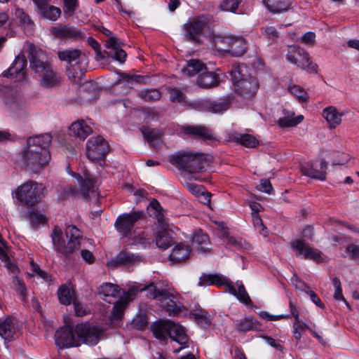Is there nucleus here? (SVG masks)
<instances>
[{
  "label": "nucleus",
  "instance_id": "nucleus-6",
  "mask_svg": "<svg viewBox=\"0 0 359 359\" xmlns=\"http://www.w3.org/2000/svg\"><path fill=\"white\" fill-rule=\"evenodd\" d=\"M231 74L236 93L247 97L256 93L259 88L258 81L248 73V68L245 65L233 66Z\"/></svg>",
  "mask_w": 359,
  "mask_h": 359
},
{
  "label": "nucleus",
  "instance_id": "nucleus-41",
  "mask_svg": "<svg viewBox=\"0 0 359 359\" xmlns=\"http://www.w3.org/2000/svg\"><path fill=\"white\" fill-rule=\"evenodd\" d=\"M226 278L217 274H203L200 277L198 285L206 286L215 285L217 286L225 285Z\"/></svg>",
  "mask_w": 359,
  "mask_h": 359
},
{
  "label": "nucleus",
  "instance_id": "nucleus-51",
  "mask_svg": "<svg viewBox=\"0 0 359 359\" xmlns=\"http://www.w3.org/2000/svg\"><path fill=\"white\" fill-rule=\"evenodd\" d=\"M139 96L146 102H154L160 100L161 93L157 89H147L139 93Z\"/></svg>",
  "mask_w": 359,
  "mask_h": 359
},
{
  "label": "nucleus",
  "instance_id": "nucleus-53",
  "mask_svg": "<svg viewBox=\"0 0 359 359\" xmlns=\"http://www.w3.org/2000/svg\"><path fill=\"white\" fill-rule=\"evenodd\" d=\"M242 0H222L219 8L225 12H235Z\"/></svg>",
  "mask_w": 359,
  "mask_h": 359
},
{
  "label": "nucleus",
  "instance_id": "nucleus-43",
  "mask_svg": "<svg viewBox=\"0 0 359 359\" xmlns=\"http://www.w3.org/2000/svg\"><path fill=\"white\" fill-rule=\"evenodd\" d=\"M128 305V299L127 298H121L115 302L114 306L113 307L111 315V320L112 322H118L121 320L123 312Z\"/></svg>",
  "mask_w": 359,
  "mask_h": 359
},
{
  "label": "nucleus",
  "instance_id": "nucleus-56",
  "mask_svg": "<svg viewBox=\"0 0 359 359\" xmlns=\"http://www.w3.org/2000/svg\"><path fill=\"white\" fill-rule=\"evenodd\" d=\"M13 285L16 292L22 297V300L25 301L27 297V292L24 282L18 277H15L13 280Z\"/></svg>",
  "mask_w": 359,
  "mask_h": 359
},
{
  "label": "nucleus",
  "instance_id": "nucleus-27",
  "mask_svg": "<svg viewBox=\"0 0 359 359\" xmlns=\"http://www.w3.org/2000/svg\"><path fill=\"white\" fill-rule=\"evenodd\" d=\"M168 337L181 345H185L188 341L184 328L170 320Z\"/></svg>",
  "mask_w": 359,
  "mask_h": 359
},
{
  "label": "nucleus",
  "instance_id": "nucleus-14",
  "mask_svg": "<svg viewBox=\"0 0 359 359\" xmlns=\"http://www.w3.org/2000/svg\"><path fill=\"white\" fill-rule=\"evenodd\" d=\"M293 64L309 73L318 72V65L313 63L309 53L299 46H293Z\"/></svg>",
  "mask_w": 359,
  "mask_h": 359
},
{
  "label": "nucleus",
  "instance_id": "nucleus-12",
  "mask_svg": "<svg viewBox=\"0 0 359 359\" xmlns=\"http://www.w3.org/2000/svg\"><path fill=\"white\" fill-rule=\"evenodd\" d=\"M293 249L297 257L312 260L318 264L324 262L322 252L311 247L304 239H297L293 241Z\"/></svg>",
  "mask_w": 359,
  "mask_h": 359
},
{
  "label": "nucleus",
  "instance_id": "nucleus-63",
  "mask_svg": "<svg viewBox=\"0 0 359 359\" xmlns=\"http://www.w3.org/2000/svg\"><path fill=\"white\" fill-rule=\"evenodd\" d=\"M264 35L271 39H276L278 38V33L274 27L270 26L262 29Z\"/></svg>",
  "mask_w": 359,
  "mask_h": 359
},
{
  "label": "nucleus",
  "instance_id": "nucleus-38",
  "mask_svg": "<svg viewBox=\"0 0 359 359\" xmlns=\"http://www.w3.org/2000/svg\"><path fill=\"white\" fill-rule=\"evenodd\" d=\"M148 212L149 215L156 219L161 225L164 226L166 224L164 214L165 210L157 200L154 198L150 202L148 206Z\"/></svg>",
  "mask_w": 359,
  "mask_h": 359
},
{
  "label": "nucleus",
  "instance_id": "nucleus-40",
  "mask_svg": "<svg viewBox=\"0 0 359 359\" xmlns=\"http://www.w3.org/2000/svg\"><path fill=\"white\" fill-rule=\"evenodd\" d=\"M191 244L201 252H207L209 250V237L206 233L201 231L196 232L192 238Z\"/></svg>",
  "mask_w": 359,
  "mask_h": 359
},
{
  "label": "nucleus",
  "instance_id": "nucleus-47",
  "mask_svg": "<svg viewBox=\"0 0 359 359\" xmlns=\"http://www.w3.org/2000/svg\"><path fill=\"white\" fill-rule=\"evenodd\" d=\"M172 243L173 238L169 232L163 230L158 233L156 238V244L158 248L165 250L170 246Z\"/></svg>",
  "mask_w": 359,
  "mask_h": 359
},
{
  "label": "nucleus",
  "instance_id": "nucleus-1",
  "mask_svg": "<svg viewBox=\"0 0 359 359\" xmlns=\"http://www.w3.org/2000/svg\"><path fill=\"white\" fill-rule=\"evenodd\" d=\"M51 140L52 137L48 133L29 137L27 140L26 147L20 154V166L37 172L47 165L50 159L48 147Z\"/></svg>",
  "mask_w": 359,
  "mask_h": 359
},
{
  "label": "nucleus",
  "instance_id": "nucleus-59",
  "mask_svg": "<svg viewBox=\"0 0 359 359\" xmlns=\"http://www.w3.org/2000/svg\"><path fill=\"white\" fill-rule=\"evenodd\" d=\"M88 43L95 50L96 53V58L97 60H102L104 57L100 50V46L96 40L92 37H88Z\"/></svg>",
  "mask_w": 359,
  "mask_h": 359
},
{
  "label": "nucleus",
  "instance_id": "nucleus-49",
  "mask_svg": "<svg viewBox=\"0 0 359 359\" xmlns=\"http://www.w3.org/2000/svg\"><path fill=\"white\" fill-rule=\"evenodd\" d=\"M296 310L293 309V317H294L293 334L294 338L297 340L300 339L303 335V333L310 330L309 327L303 321L299 320L298 314L296 313Z\"/></svg>",
  "mask_w": 359,
  "mask_h": 359
},
{
  "label": "nucleus",
  "instance_id": "nucleus-52",
  "mask_svg": "<svg viewBox=\"0 0 359 359\" xmlns=\"http://www.w3.org/2000/svg\"><path fill=\"white\" fill-rule=\"evenodd\" d=\"M26 217L34 227H36L46 222V217L36 211L28 212Z\"/></svg>",
  "mask_w": 359,
  "mask_h": 359
},
{
  "label": "nucleus",
  "instance_id": "nucleus-60",
  "mask_svg": "<svg viewBox=\"0 0 359 359\" xmlns=\"http://www.w3.org/2000/svg\"><path fill=\"white\" fill-rule=\"evenodd\" d=\"M301 41L306 45L313 46L316 43V34L312 32H308L301 37Z\"/></svg>",
  "mask_w": 359,
  "mask_h": 359
},
{
  "label": "nucleus",
  "instance_id": "nucleus-18",
  "mask_svg": "<svg viewBox=\"0 0 359 359\" xmlns=\"http://www.w3.org/2000/svg\"><path fill=\"white\" fill-rule=\"evenodd\" d=\"M98 294L104 301L111 304L117 299L123 298L125 292L117 285L106 283L100 286Z\"/></svg>",
  "mask_w": 359,
  "mask_h": 359
},
{
  "label": "nucleus",
  "instance_id": "nucleus-34",
  "mask_svg": "<svg viewBox=\"0 0 359 359\" xmlns=\"http://www.w3.org/2000/svg\"><path fill=\"white\" fill-rule=\"evenodd\" d=\"M15 333V323L13 318L7 317L0 323V336L5 340L13 339Z\"/></svg>",
  "mask_w": 359,
  "mask_h": 359
},
{
  "label": "nucleus",
  "instance_id": "nucleus-26",
  "mask_svg": "<svg viewBox=\"0 0 359 359\" xmlns=\"http://www.w3.org/2000/svg\"><path fill=\"white\" fill-rule=\"evenodd\" d=\"M343 114L332 106L327 107L323 110V116L326 120L330 129H334L340 125Z\"/></svg>",
  "mask_w": 359,
  "mask_h": 359
},
{
  "label": "nucleus",
  "instance_id": "nucleus-33",
  "mask_svg": "<svg viewBox=\"0 0 359 359\" xmlns=\"http://www.w3.org/2000/svg\"><path fill=\"white\" fill-rule=\"evenodd\" d=\"M69 131L71 135L84 140L92 133V129L84 121L79 120L71 125Z\"/></svg>",
  "mask_w": 359,
  "mask_h": 359
},
{
  "label": "nucleus",
  "instance_id": "nucleus-57",
  "mask_svg": "<svg viewBox=\"0 0 359 359\" xmlns=\"http://www.w3.org/2000/svg\"><path fill=\"white\" fill-rule=\"evenodd\" d=\"M170 100L173 102L182 103L185 99V95L177 88L171 89L169 92Z\"/></svg>",
  "mask_w": 359,
  "mask_h": 359
},
{
  "label": "nucleus",
  "instance_id": "nucleus-15",
  "mask_svg": "<svg viewBox=\"0 0 359 359\" xmlns=\"http://www.w3.org/2000/svg\"><path fill=\"white\" fill-rule=\"evenodd\" d=\"M74 332L75 330L69 326H65L57 330L55 334L56 345L60 348L79 346L78 336L75 335Z\"/></svg>",
  "mask_w": 359,
  "mask_h": 359
},
{
  "label": "nucleus",
  "instance_id": "nucleus-17",
  "mask_svg": "<svg viewBox=\"0 0 359 359\" xmlns=\"http://www.w3.org/2000/svg\"><path fill=\"white\" fill-rule=\"evenodd\" d=\"M193 159V151L186 149L175 152L169 156V162L175 165L177 169L188 172V169H192L193 167L190 165Z\"/></svg>",
  "mask_w": 359,
  "mask_h": 359
},
{
  "label": "nucleus",
  "instance_id": "nucleus-45",
  "mask_svg": "<svg viewBox=\"0 0 359 359\" xmlns=\"http://www.w3.org/2000/svg\"><path fill=\"white\" fill-rule=\"evenodd\" d=\"M40 15L50 20H56L61 14V11L59 8L50 5H46L38 11Z\"/></svg>",
  "mask_w": 359,
  "mask_h": 359
},
{
  "label": "nucleus",
  "instance_id": "nucleus-48",
  "mask_svg": "<svg viewBox=\"0 0 359 359\" xmlns=\"http://www.w3.org/2000/svg\"><path fill=\"white\" fill-rule=\"evenodd\" d=\"M236 329L239 332H248L256 330L257 327L256 320L252 317H246L236 323Z\"/></svg>",
  "mask_w": 359,
  "mask_h": 359
},
{
  "label": "nucleus",
  "instance_id": "nucleus-39",
  "mask_svg": "<svg viewBox=\"0 0 359 359\" xmlns=\"http://www.w3.org/2000/svg\"><path fill=\"white\" fill-rule=\"evenodd\" d=\"M27 59L25 55H18L14 62H13L11 67L8 69V73L10 75L20 76V77H24L25 75V69L27 67Z\"/></svg>",
  "mask_w": 359,
  "mask_h": 359
},
{
  "label": "nucleus",
  "instance_id": "nucleus-42",
  "mask_svg": "<svg viewBox=\"0 0 359 359\" xmlns=\"http://www.w3.org/2000/svg\"><path fill=\"white\" fill-rule=\"evenodd\" d=\"M247 49L245 40L243 37L233 36V41L231 43L229 53L236 57L243 55Z\"/></svg>",
  "mask_w": 359,
  "mask_h": 359
},
{
  "label": "nucleus",
  "instance_id": "nucleus-22",
  "mask_svg": "<svg viewBox=\"0 0 359 359\" xmlns=\"http://www.w3.org/2000/svg\"><path fill=\"white\" fill-rule=\"evenodd\" d=\"M231 100L229 97L219 99L214 102L208 100L201 102V105L204 109L215 114H222L226 111L231 105Z\"/></svg>",
  "mask_w": 359,
  "mask_h": 359
},
{
  "label": "nucleus",
  "instance_id": "nucleus-32",
  "mask_svg": "<svg viewBox=\"0 0 359 359\" xmlns=\"http://www.w3.org/2000/svg\"><path fill=\"white\" fill-rule=\"evenodd\" d=\"M219 83V75L212 72H204L197 79V84L204 88L215 87Z\"/></svg>",
  "mask_w": 359,
  "mask_h": 359
},
{
  "label": "nucleus",
  "instance_id": "nucleus-30",
  "mask_svg": "<svg viewBox=\"0 0 359 359\" xmlns=\"http://www.w3.org/2000/svg\"><path fill=\"white\" fill-rule=\"evenodd\" d=\"M170 320H161L151 325V330L154 337L163 341L168 339L169 335Z\"/></svg>",
  "mask_w": 359,
  "mask_h": 359
},
{
  "label": "nucleus",
  "instance_id": "nucleus-9",
  "mask_svg": "<svg viewBox=\"0 0 359 359\" xmlns=\"http://www.w3.org/2000/svg\"><path fill=\"white\" fill-rule=\"evenodd\" d=\"M109 151V145L101 136L93 137L86 143V156L90 161L95 163L103 165Z\"/></svg>",
  "mask_w": 359,
  "mask_h": 359
},
{
  "label": "nucleus",
  "instance_id": "nucleus-20",
  "mask_svg": "<svg viewBox=\"0 0 359 359\" xmlns=\"http://www.w3.org/2000/svg\"><path fill=\"white\" fill-rule=\"evenodd\" d=\"M123 43L116 36H111L106 41V46L111 49V52L108 53L109 56L114 57L120 63L125 62L127 54L121 47Z\"/></svg>",
  "mask_w": 359,
  "mask_h": 359
},
{
  "label": "nucleus",
  "instance_id": "nucleus-64",
  "mask_svg": "<svg viewBox=\"0 0 359 359\" xmlns=\"http://www.w3.org/2000/svg\"><path fill=\"white\" fill-rule=\"evenodd\" d=\"M347 252L353 258L359 257V245L350 244L346 247Z\"/></svg>",
  "mask_w": 359,
  "mask_h": 359
},
{
  "label": "nucleus",
  "instance_id": "nucleus-46",
  "mask_svg": "<svg viewBox=\"0 0 359 359\" xmlns=\"http://www.w3.org/2000/svg\"><path fill=\"white\" fill-rule=\"evenodd\" d=\"M57 295L60 302L62 304L69 305L74 301V291L66 285H62L59 287Z\"/></svg>",
  "mask_w": 359,
  "mask_h": 359
},
{
  "label": "nucleus",
  "instance_id": "nucleus-25",
  "mask_svg": "<svg viewBox=\"0 0 359 359\" xmlns=\"http://www.w3.org/2000/svg\"><path fill=\"white\" fill-rule=\"evenodd\" d=\"M190 252L191 250L188 245L182 243H177L169 256L170 261L173 264L184 262L189 257Z\"/></svg>",
  "mask_w": 359,
  "mask_h": 359
},
{
  "label": "nucleus",
  "instance_id": "nucleus-37",
  "mask_svg": "<svg viewBox=\"0 0 359 359\" xmlns=\"http://www.w3.org/2000/svg\"><path fill=\"white\" fill-rule=\"evenodd\" d=\"M204 69H206L204 63L199 60L191 59L187 61L186 66L183 67L181 71L185 76H193Z\"/></svg>",
  "mask_w": 359,
  "mask_h": 359
},
{
  "label": "nucleus",
  "instance_id": "nucleus-21",
  "mask_svg": "<svg viewBox=\"0 0 359 359\" xmlns=\"http://www.w3.org/2000/svg\"><path fill=\"white\" fill-rule=\"evenodd\" d=\"M79 182L80 186L79 191L83 198H90L92 196H96L97 195V187L93 178L86 176L85 178L83 179L79 175Z\"/></svg>",
  "mask_w": 359,
  "mask_h": 359
},
{
  "label": "nucleus",
  "instance_id": "nucleus-61",
  "mask_svg": "<svg viewBox=\"0 0 359 359\" xmlns=\"http://www.w3.org/2000/svg\"><path fill=\"white\" fill-rule=\"evenodd\" d=\"M293 285H294L296 290L304 292L306 294V291L310 290L309 287L304 281L299 280L294 275H293Z\"/></svg>",
  "mask_w": 359,
  "mask_h": 359
},
{
  "label": "nucleus",
  "instance_id": "nucleus-8",
  "mask_svg": "<svg viewBox=\"0 0 359 359\" xmlns=\"http://www.w3.org/2000/svg\"><path fill=\"white\" fill-rule=\"evenodd\" d=\"M208 22V17L203 15L189 19L182 27V34L185 41L201 43V36Z\"/></svg>",
  "mask_w": 359,
  "mask_h": 359
},
{
  "label": "nucleus",
  "instance_id": "nucleus-11",
  "mask_svg": "<svg viewBox=\"0 0 359 359\" xmlns=\"http://www.w3.org/2000/svg\"><path fill=\"white\" fill-rule=\"evenodd\" d=\"M144 217L143 211H134L120 215L116 219L114 227L121 237H128L132 232L135 224Z\"/></svg>",
  "mask_w": 359,
  "mask_h": 359
},
{
  "label": "nucleus",
  "instance_id": "nucleus-58",
  "mask_svg": "<svg viewBox=\"0 0 359 359\" xmlns=\"http://www.w3.org/2000/svg\"><path fill=\"white\" fill-rule=\"evenodd\" d=\"M64 11L69 15H72L77 7V0H63Z\"/></svg>",
  "mask_w": 359,
  "mask_h": 359
},
{
  "label": "nucleus",
  "instance_id": "nucleus-7",
  "mask_svg": "<svg viewBox=\"0 0 359 359\" xmlns=\"http://www.w3.org/2000/svg\"><path fill=\"white\" fill-rule=\"evenodd\" d=\"M16 198L27 206H34L45 196L46 187L42 184L29 180L18 187L14 191Z\"/></svg>",
  "mask_w": 359,
  "mask_h": 359
},
{
  "label": "nucleus",
  "instance_id": "nucleus-35",
  "mask_svg": "<svg viewBox=\"0 0 359 359\" xmlns=\"http://www.w3.org/2000/svg\"><path fill=\"white\" fill-rule=\"evenodd\" d=\"M234 36L231 35H213L211 38V42L212 46L217 50L220 51H228L229 52V49L231 47V43L233 41V38Z\"/></svg>",
  "mask_w": 359,
  "mask_h": 359
},
{
  "label": "nucleus",
  "instance_id": "nucleus-50",
  "mask_svg": "<svg viewBox=\"0 0 359 359\" xmlns=\"http://www.w3.org/2000/svg\"><path fill=\"white\" fill-rule=\"evenodd\" d=\"M142 132L144 139L150 144L154 146L158 144L160 133L154 130L149 128L144 127L142 128Z\"/></svg>",
  "mask_w": 359,
  "mask_h": 359
},
{
  "label": "nucleus",
  "instance_id": "nucleus-54",
  "mask_svg": "<svg viewBox=\"0 0 359 359\" xmlns=\"http://www.w3.org/2000/svg\"><path fill=\"white\" fill-rule=\"evenodd\" d=\"M132 240V245H140L144 248H149L151 245V238H148L144 232L134 236Z\"/></svg>",
  "mask_w": 359,
  "mask_h": 359
},
{
  "label": "nucleus",
  "instance_id": "nucleus-62",
  "mask_svg": "<svg viewBox=\"0 0 359 359\" xmlns=\"http://www.w3.org/2000/svg\"><path fill=\"white\" fill-rule=\"evenodd\" d=\"M224 242L227 245L233 246L236 248H240L242 246L241 241L240 240L229 236H224Z\"/></svg>",
  "mask_w": 359,
  "mask_h": 359
},
{
  "label": "nucleus",
  "instance_id": "nucleus-4",
  "mask_svg": "<svg viewBox=\"0 0 359 359\" xmlns=\"http://www.w3.org/2000/svg\"><path fill=\"white\" fill-rule=\"evenodd\" d=\"M66 236L68 242L66 245H64L62 230L57 226L54 227L51 234L54 248L57 252L68 257L81 247V231L75 226L71 225L66 229Z\"/></svg>",
  "mask_w": 359,
  "mask_h": 359
},
{
  "label": "nucleus",
  "instance_id": "nucleus-36",
  "mask_svg": "<svg viewBox=\"0 0 359 359\" xmlns=\"http://www.w3.org/2000/svg\"><path fill=\"white\" fill-rule=\"evenodd\" d=\"M263 3L270 12L274 13L285 12L291 6L290 0H263Z\"/></svg>",
  "mask_w": 359,
  "mask_h": 359
},
{
  "label": "nucleus",
  "instance_id": "nucleus-44",
  "mask_svg": "<svg viewBox=\"0 0 359 359\" xmlns=\"http://www.w3.org/2000/svg\"><path fill=\"white\" fill-rule=\"evenodd\" d=\"M195 321L202 327H208L211 324V318L208 313L203 309H197L191 312Z\"/></svg>",
  "mask_w": 359,
  "mask_h": 359
},
{
  "label": "nucleus",
  "instance_id": "nucleus-29",
  "mask_svg": "<svg viewBox=\"0 0 359 359\" xmlns=\"http://www.w3.org/2000/svg\"><path fill=\"white\" fill-rule=\"evenodd\" d=\"M15 16L19 20L20 26L27 34H32L34 29V22L22 8H17Z\"/></svg>",
  "mask_w": 359,
  "mask_h": 359
},
{
  "label": "nucleus",
  "instance_id": "nucleus-31",
  "mask_svg": "<svg viewBox=\"0 0 359 359\" xmlns=\"http://www.w3.org/2000/svg\"><path fill=\"white\" fill-rule=\"evenodd\" d=\"M229 139L244 147L250 148L256 147L259 143L258 140L254 136L250 134H242L236 132L229 133Z\"/></svg>",
  "mask_w": 359,
  "mask_h": 359
},
{
  "label": "nucleus",
  "instance_id": "nucleus-23",
  "mask_svg": "<svg viewBox=\"0 0 359 359\" xmlns=\"http://www.w3.org/2000/svg\"><path fill=\"white\" fill-rule=\"evenodd\" d=\"M54 34L61 38H67L72 40H79L83 38L82 32L76 27L70 25H60L54 28Z\"/></svg>",
  "mask_w": 359,
  "mask_h": 359
},
{
  "label": "nucleus",
  "instance_id": "nucleus-55",
  "mask_svg": "<svg viewBox=\"0 0 359 359\" xmlns=\"http://www.w3.org/2000/svg\"><path fill=\"white\" fill-rule=\"evenodd\" d=\"M293 96H295L299 103H306L309 96L308 93L301 86L293 85Z\"/></svg>",
  "mask_w": 359,
  "mask_h": 359
},
{
  "label": "nucleus",
  "instance_id": "nucleus-10",
  "mask_svg": "<svg viewBox=\"0 0 359 359\" xmlns=\"http://www.w3.org/2000/svg\"><path fill=\"white\" fill-rule=\"evenodd\" d=\"M75 333L78 336L79 343L90 346L96 345L100 340L104 330L102 327L86 323L78 324L75 327Z\"/></svg>",
  "mask_w": 359,
  "mask_h": 359
},
{
  "label": "nucleus",
  "instance_id": "nucleus-28",
  "mask_svg": "<svg viewBox=\"0 0 359 359\" xmlns=\"http://www.w3.org/2000/svg\"><path fill=\"white\" fill-rule=\"evenodd\" d=\"M184 131L185 133L201 140H212L215 139L211 130L204 126H187L184 127Z\"/></svg>",
  "mask_w": 359,
  "mask_h": 359
},
{
  "label": "nucleus",
  "instance_id": "nucleus-13",
  "mask_svg": "<svg viewBox=\"0 0 359 359\" xmlns=\"http://www.w3.org/2000/svg\"><path fill=\"white\" fill-rule=\"evenodd\" d=\"M191 160L189 165L193 168L188 169L187 172L191 175V179L200 182L205 181L206 178L201 177L199 174L203 172L206 168L210 166V157L206 154L193 151V159Z\"/></svg>",
  "mask_w": 359,
  "mask_h": 359
},
{
  "label": "nucleus",
  "instance_id": "nucleus-2",
  "mask_svg": "<svg viewBox=\"0 0 359 359\" xmlns=\"http://www.w3.org/2000/svg\"><path fill=\"white\" fill-rule=\"evenodd\" d=\"M27 52L30 67L39 79L40 85L43 88L56 86L60 83V77L51 65L46 61L42 50L34 44L29 43Z\"/></svg>",
  "mask_w": 359,
  "mask_h": 359
},
{
  "label": "nucleus",
  "instance_id": "nucleus-5",
  "mask_svg": "<svg viewBox=\"0 0 359 359\" xmlns=\"http://www.w3.org/2000/svg\"><path fill=\"white\" fill-rule=\"evenodd\" d=\"M147 290L149 296L153 299H157L161 304V306L168 313L170 316H175L182 311V305L179 301L178 294L170 292L164 289H159L153 284L147 287L131 288L129 294H134L137 291Z\"/></svg>",
  "mask_w": 359,
  "mask_h": 359
},
{
  "label": "nucleus",
  "instance_id": "nucleus-24",
  "mask_svg": "<svg viewBox=\"0 0 359 359\" xmlns=\"http://www.w3.org/2000/svg\"><path fill=\"white\" fill-rule=\"evenodd\" d=\"M236 285L238 289L236 290L233 283L226 279V283H225V286L227 289V291L235 296L240 302L249 304L251 302L250 298L245 290V288L241 282L236 283Z\"/></svg>",
  "mask_w": 359,
  "mask_h": 359
},
{
  "label": "nucleus",
  "instance_id": "nucleus-19",
  "mask_svg": "<svg viewBox=\"0 0 359 359\" xmlns=\"http://www.w3.org/2000/svg\"><path fill=\"white\" fill-rule=\"evenodd\" d=\"M140 262H142L141 256L123 250L117 255L114 259L108 262V266L115 268L119 266L132 264Z\"/></svg>",
  "mask_w": 359,
  "mask_h": 359
},
{
  "label": "nucleus",
  "instance_id": "nucleus-3",
  "mask_svg": "<svg viewBox=\"0 0 359 359\" xmlns=\"http://www.w3.org/2000/svg\"><path fill=\"white\" fill-rule=\"evenodd\" d=\"M57 56L68 64L67 72L69 79L78 82L83 78L88 64L86 53L77 48H69L58 51Z\"/></svg>",
  "mask_w": 359,
  "mask_h": 359
},
{
  "label": "nucleus",
  "instance_id": "nucleus-16",
  "mask_svg": "<svg viewBox=\"0 0 359 359\" xmlns=\"http://www.w3.org/2000/svg\"><path fill=\"white\" fill-rule=\"evenodd\" d=\"M327 163L322 160L319 165L317 163H304L300 164V170L303 175L311 178L324 181L326 179Z\"/></svg>",
  "mask_w": 359,
  "mask_h": 359
}]
</instances>
